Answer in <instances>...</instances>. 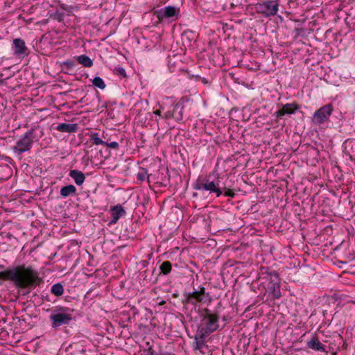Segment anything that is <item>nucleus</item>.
Wrapping results in <instances>:
<instances>
[{"mask_svg": "<svg viewBox=\"0 0 355 355\" xmlns=\"http://www.w3.org/2000/svg\"><path fill=\"white\" fill-rule=\"evenodd\" d=\"M264 273L267 275V277L269 279V284H280V278L277 272L275 270H269L267 268Z\"/></svg>", "mask_w": 355, "mask_h": 355, "instance_id": "19", "label": "nucleus"}, {"mask_svg": "<svg viewBox=\"0 0 355 355\" xmlns=\"http://www.w3.org/2000/svg\"><path fill=\"white\" fill-rule=\"evenodd\" d=\"M125 213L124 209L121 205H116L111 209L110 224H115L118 220Z\"/></svg>", "mask_w": 355, "mask_h": 355, "instance_id": "14", "label": "nucleus"}, {"mask_svg": "<svg viewBox=\"0 0 355 355\" xmlns=\"http://www.w3.org/2000/svg\"><path fill=\"white\" fill-rule=\"evenodd\" d=\"M51 293L55 296H60L64 293V288L61 284H55L51 287Z\"/></svg>", "mask_w": 355, "mask_h": 355, "instance_id": "25", "label": "nucleus"}, {"mask_svg": "<svg viewBox=\"0 0 355 355\" xmlns=\"http://www.w3.org/2000/svg\"><path fill=\"white\" fill-rule=\"evenodd\" d=\"M219 315L217 313H211L208 309H205L202 315L201 324L197 331L209 336L216 331L218 325Z\"/></svg>", "mask_w": 355, "mask_h": 355, "instance_id": "2", "label": "nucleus"}, {"mask_svg": "<svg viewBox=\"0 0 355 355\" xmlns=\"http://www.w3.org/2000/svg\"><path fill=\"white\" fill-rule=\"evenodd\" d=\"M180 12V8L175 6H166L161 10L157 11L155 14L157 15L159 20H162L163 18H169L173 17L178 15Z\"/></svg>", "mask_w": 355, "mask_h": 355, "instance_id": "11", "label": "nucleus"}, {"mask_svg": "<svg viewBox=\"0 0 355 355\" xmlns=\"http://www.w3.org/2000/svg\"><path fill=\"white\" fill-rule=\"evenodd\" d=\"M184 102L179 101L174 105L172 111H167L162 117L165 119H174L180 123L187 118L184 113Z\"/></svg>", "mask_w": 355, "mask_h": 355, "instance_id": "7", "label": "nucleus"}, {"mask_svg": "<svg viewBox=\"0 0 355 355\" xmlns=\"http://www.w3.org/2000/svg\"><path fill=\"white\" fill-rule=\"evenodd\" d=\"M105 146H106L107 147H109V148H116V149H117L119 148V144L116 141H112L110 143L105 142Z\"/></svg>", "mask_w": 355, "mask_h": 355, "instance_id": "30", "label": "nucleus"}, {"mask_svg": "<svg viewBox=\"0 0 355 355\" xmlns=\"http://www.w3.org/2000/svg\"><path fill=\"white\" fill-rule=\"evenodd\" d=\"M193 188L196 190L207 191L209 193H216L217 197L220 196L223 193V191L219 187L218 183H216L214 181H209L208 179L198 178L196 181Z\"/></svg>", "mask_w": 355, "mask_h": 355, "instance_id": "5", "label": "nucleus"}, {"mask_svg": "<svg viewBox=\"0 0 355 355\" xmlns=\"http://www.w3.org/2000/svg\"><path fill=\"white\" fill-rule=\"evenodd\" d=\"M333 111L331 105L328 104L316 110L313 114V121L316 124H321L327 121Z\"/></svg>", "mask_w": 355, "mask_h": 355, "instance_id": "8", "label": "nucleus"}, {"mask_svg": "<svg viewBox=\"0 0 355 355\" xmlns=\"http://www.w3.org/2000/svg\"><path fill=\"white\" fill-rule=\"evenodd\" d=\"M15 54L20 58H24L28 54V49L25 45V42L20 38L13 40Z\"/></svg>", "mask_w": 355, "mask_h": 355, "instance_id": "12", "label": "nucleus"}, {"mask_svg": "<svg viewBox=\"0 0 355 355\" xmlns=\"http://www.w3.org/2000/svg\"><path fill=\"white\" fill-rule=\"evenodd\" d=\"M0 279L12 281L16 288L21 289L39 286L42 282L37 271L24 265L0 272Z\"/></svg>", "mask_w": 355, "mask_h": 355, "instance_id": "1", "label": "nucleus"}, {"mask_svg": "<svg viewBox=\"0 0 355 355\" xmlns=\"http://www.w3.org/2000/svg\"><path fill=\"white\" fill-rule=\"evenodd\" d=\"M257 11L265 17L275 16L279 9V3L277 0H264L256 5Z\"/></svg>", "mask_w": 355, "mask_h": 355, "instance_id": "6", "label": "nucleus"}, {"mask_svg": "<svg viewBox=\"0 0 355 355\" xmlns=\"http://www.w3.org/2000/svg\"><path fill=\"white\" fill-rule=\"evenodd\" d=\"M184 296L183 304H190L193 306H196L198 303H205L207 301L211 302V300L210 294L205 292V288L203 286H200L198 290L193 292L187 293Z\"/></svg>", "mask_w": 355, "mask_h": 355, "instance_id": "4", "label": "nucleus"}, {"mask_svg": "<svg viewBox=\"0 0 355 355\" xmlns=\"http://www.w3.org/2000/svg\"><path fill=\"white\" fill-rule=\"evenodd\" d=\"M159 268L162 273L164 275H168L171 271L172 264L170 261H165L161 264Z\"/></svg>", "mask_w": 355, "mask_h": 355, "instance_id": "24", "label": "nucleus"}, {"mask_svg": "<svg viewBox=\"0 0 355 355\" xmlns=\"http://www.w3.org/2000/svg\"><path fill=\"white\" fill-rule=\"evenodd\" d=\"M224 195H225V196H229V197H232H232H234V196L235 193H234V192L232 190H231V189H227V190L225 191V192Z\"/></svg>", "mask_w": 355, "mask_h": 355, "instance_id": "31", "label": "nucleus"}, {"mask_svg": "<svg viewBox=\"0 0 355 355\" xmlns=\"http://www.w3.org/2000/svg\"><path fill=\"white\" fill-rule=\"evenodd\" d=\"M41 136L37 135L36 129L31 128L26 132L23 137L16 143L12 150L18 155L31 149L34 141H37Z\"/></svg>", "mask_w": 355, "mask_h": 355, "instance_id": "3", "label": "nucleus"}, {"mask_svg": "<svg viewBox=\"0 0 355 355\" xmlns=\"http://www.w3.org/2000/svg\"><path fill=\"white\" fill-rule=\"evenodd\" d=\"M92 84L101 89H104L106 87L103 80L99 76L94 77L92 80Z\"/></svg>", "mask_w": 355, "mask_h": 355, "instance_id": "26", "label": "nucleus"}, {"mask_svg": "<svg viewBox=\"0 0 355 355\" xmlns=\"http://www.w3.org/2000/svg\"><path fill=\"white\" fill-rule=\"evenodd\" d=\"M77 61L85 67H92L93 66L92 60L86 55H81L77 57Z\"/></svg>", "mask_w": 355, "mask_h": 355, "instance_id": "21", "label": "nucleus"}, {"mask_svg": "<svg viewBox=\"0 0 355 355\" xmlns=\"http://www.w3.org/2000/svg\"><path fill=\"white\" fill-rule=\"evenodd\" d=\"M56 130L62 132L73 133L78 130L76 123H60L57 125Z\"/></svg>", "mask_w": 355, "mask_h": 355, "instance_id": "15", "label": "nucleus"}, {"mask_svg": "<svg viewBox=\"0 0 355 355\" xmlns=\"http://www.w3.org/2000/svg\"><path fill=\"white\" fill-rule=\"evenodd\" d=\"M64 65L67 66V69H71L74 66V62L73 61H66L64 63Z\"/></svg>", "mask_w": 355, "mask_h": 355, "instance_id": "32", "label": "nucleus"}, {"mask_svg": "<svg viewBox=\"0 0 355 355\" xmlns=\"http://www.w3.org/2000/svg\"><path fill=\"white\" fill-rule=\"evenodd\" d=\"M158 355H174L172 353L170 352H160Z\"/></svg>", "mask_w": 355, "mask_h": 355, "instance_id": "33", "label": "nucleus"}, {"mask_svg": "<svg viewBox=\"0 0 355 355\" xmlns=\"http://www.w3.org/2000/svg\"><path fill=\"white\" fill-rule=\"evenodd\" d=\"M91 140L95 145H104L105 141H103L99 137L98 133H93L91 135Z\"/></svg>", "mask_w": 355, "mask_h": 355, "instance_id": "27", "label": "nucleus"}, {"mask_svg": "<svg viewBox=\"0 0 355 355\" xmlns=\"http://www.w3.org/2000/svg\"><path fill=\"white\" fill-rule=\"evenodd\" d=\"M146 178L148 180V182L149 183L150 182V180H149L150 175L147 174V171L145 170H144V171H142V172L139 173L137 175V180H140V181L145 180Z\"/></svg>", "mask_w": 355, "mask_h": 355, "instance_id": "28", "label": "nucleus"}, {"mask_svg": "<svg viewBox=\"0 0 355 355\" xmlns=\"http://www.w3.org/2000/svg\"><path fill=\"white\" fill-rule=\"evenodd\" d=\"M50 320L53 328H57L63 324H69L71 320L70 314L66 313H57L51 315Z\"/></svg>", "mask_w": 355, "mask_h": 355, "instance_id": "9", "label": "nucleus"}, {"mask_svg": "<svg viewBox=\"0 0 355 355\" xmlns=\"http://www.w3.org/2000/svg\"><path fill=\"white\" fill-rule=\"evenodd\" d=\"M208 336L202 333V331H197L195 336V350H200L205 345V338Z\"/></svg>", "mask_w": 355, "mask_h": 355, "instance_id": "18", "label": "nucleus"}, {"mask_svg": "<svg viewBox=\"0 0 355 355\" xmlns=\"http://www.w3.org/2000/svg\"><path fill=\"white\" fill-rule=\"evenodd\" d=\"M165 180H163V182H164ZM162 184H164V182H162Z\"/></svg>", "mask_w": 355, "mask_h": 355, "instance_id": "37", "label": "nucleus"}, {"mask_svg": "<svg viewBox=\"0 0 355 355\" xmlns=\"http://www.w3.org/2000/svg\"><path fill=\"white\" fill-rule=\"evenodd\" d=\"M298 109L295 103H286L282 107L275 113L277 118H280L285 114H292Z\"/></svg>", "mask_w": 355, "mask_h": 355, "instance_id": "13", "label": "nucleus"}, {"mask_svg": "<svg viewBox=\"0 0 355 355\" xmlns=\"http://www.w3.org/2000/svg\"><path fill=\"white\" fill-rule=\"evenodd\" d=\"M166 303V302L164 300H162L159 303V305H163Z\"/></svg>", "mask_w": 355, "mask_h": 355, "instance_id": "35", "label": "nucleus"}, {"mask_svg": "<svg viewBox=\"0 0 355 355\" xmlns=\"http://www.w3.org/2000/svg\"><path fill=\"white\" fill-rule=\"evenodd\" d=\"M154 114L158 116H161V111L159 110H157L154 112Z\"/></svg>", "mask_w": 355, "mask_h": 355, "instance_id": "34", "label": "nucleus"}, {"mask_svg": "<svg viewBox=\"0 0 355 355\" xmlns=\"http://www.w3.org/2000/svg\"><path fill=\"white\" fill-rule=\"evenodd\" d=\"M268 289L270 293L274 297V298L279 299L282 296L280 291V284H268Z\"/></svg>", "mask_w": 355, "mask_h": 355, "instance_id": "22", "label": "nucleus"}, {"mask_svg": "<svg viewBox=\"0 0 355 355\" xmlns=\"http://www.w3.org/2000/svg\"><path fill=\"white\" fill-rule=\"evenodd\" d=\"M196 196H197V193H194L193 194V197H196Z\"/></svg>", "mask_w": 355, "mask_h": 355, "instance_id": "36", "label": "nucleus"}, {"mask_svg": "<svg viewBox=\"0 0 355 355\" xmlns=\"http://www.w3.org/2000/svg\"><path fill=\"white\" fill-rule=\"evenodd\" d=\"M69 176L74 180V182L78 186L82 185L85 180L84 173L78 170H71L69 173Z\"/></svg>", "mask_w": 355, "mask_h": 355, "instance_id": "17", "label": "nucleus"}, {"mask_svg": "<svg viewBox=\"0 0 355 355\" xmlns=\"http://www.w3.org/2000/svg\"><path fill=\"white\" fill-rule=\"evenodd\" d=\"M72 10V6L61 4L59 8H56L55 12L50 13V17L53 20H58L59 22H61L62 21L65 20L66 16H69Z\"/></svg>", "mask_w": 355, "mask_h": 355, "instance_id": "10", "label": "nucleus"}, {"mask_svg": "<svg viewBox=\"0 0 355 355\" xmlns=\"http://www.w3.org/2000/svg\"><path fill=\"white\" fill-rule=\"evenodd\" d=\"M307 346L315 351L324 352V345L317 338L313 337L310 340L307 342Z\"/></svg>", "mask_w": 355, "mask_h": 355, "instance_id": "16", "label": "nucleus"}, {"mask_svg": "<svg viewBox=\"0 0 355 355\" xmlns=\"http://www.w3.org/2000/svg\"><path fill=\"white\" fill-rule=\"evenodd\" d=\"M115 70L116 71L117 75L122 76L123 78L127 77V74L124 68L119 67H116Z\"/></svg>", "mask_w": 355, "mask_h": 355, "instance_id": "29", "label": "nucleus"}, {"mask_svg": "<svg viewBox=\"0 0 355 355\" xmlns=\"http://www.w3.org/2000/svg\"><path fill=\"white\" fill-rule=\"evenodd\" d=\"M76 193V188L72 184L63 187L60 189V195L64 198L68 197L70 195H75Z\"/></svg>", "mask_w": 355, "mask_h": 355, "instance_id": "20", "label": "nucleus"}, {"mask_svg": "<svg viewBox=\"0 0 355 355\" xmlns=\"http://www.w3.org/2000/svg\"><path fill=\"white\" fill-rule=\"evenodd\" d=\"M312 29L311 28H304L302 27H297L295 29V35L294 38L297 39L298 37H306L308 35L311 34L312 32Z\"/></svg>", "mask_w": 355, "mask_h": 355, "instance_id": "23", "label": "nucleus"}]
</instances>
